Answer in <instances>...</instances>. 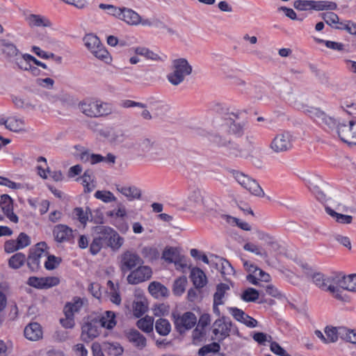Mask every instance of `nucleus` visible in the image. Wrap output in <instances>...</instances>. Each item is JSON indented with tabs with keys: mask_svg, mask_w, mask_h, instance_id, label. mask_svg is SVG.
Returning a JSON list of instances; mask_svg holds the SVG:
<instances>
[{
	"mask_svg": "<svg viewBox=\"0 0 356 356\" xmlns=\"http://www.w3.org/2000/svg\"><path fill=\"white\" fill-rule=\"evenodd\" d=\"M79 106L83 114L91 118L106 115L112 111L110 104L88 99L81 102Z\"/></svg>",
	"mask_w": 356,
	"mask_h": 356,
	"instance_id": "423d86ee",
	"label": "nucleus"
},
{
	"mask_svg": "<svg viewBox=\"0 0 356 356\" xmlns=\"http://www.w3.org/2000/svg\"><path fill=\"white\" fill-rule=\"evenodd\" d=\"M108 239L109 241L106 246L109 247L114 251L119 250L124 243V238L121 237L113 229L112 230L111 236H109Z\"/></svg>",
	"mask_w": 356,
	"mask_h": 356,
	"instance_id": "c9c22d12",
	"label": "nucleus"
},
{
	"mask_svg": "<svg viewBox=\"0 0 356 356\" xmlns=\"http://www.w3.org/2000/svg\"><path fill=\"white\" fill-rule=\"evenodd\" d=\"M135 149L141 152L144 156L156 154L158 145L156 141L152 138H143L138 140L135 144Z\"/></svg>",
	"mask_w": 356,
	"mask_h": 356,
	"instance_id": "dca6fc26",
	"label": "nucleus"
},
{
	"mask_svg": "<svg viewBox=\"0 0 356 356\" xmlns=\"http://www.w3.org/2000/svg\"><path fill=\"white\" fill-rule=\"evenodd\" d=\"M79 159L83 163H89L91 165H95L98 163V161L101 159V157L100 154L84 151L80 154Z\"/></svg>",
	"mask_w": 356,
	"mask_h": 356,
	"instance_id": "de8ad7c7",
	"label": "nucleus"
},
{
	"mask_svg": "<svg viewBox=\"0 0 356 356\" xmlns=\"http://www.w3.org/2000/svg\"><path fill=\"white\" fill-rule=\"evenodd\" d=\"M229 286L227 284L220 283L217 285L216 291L213 295V301L216 304H223L222 298Z\"/></svg>",
	"mask_w": 356,
	"mask_h": 356,
	"instance_id": "a18cd8bd",
	"label": "nucleus"
},
{
	"mask_svg": "<svg viewBox=\"0 0 356 356\" xmlns=\"http://www.w3.org/2000/svg\"><path fill=\"white\" fill-rule=\"evenodd\" d=\"M190 277L196 289H202L207 283L205 273L199 268H193L191 271Z\"/></svg>",
	"mask_w": 356,
	"mask_h": 356,
	"instance_id": "b1692460",
	"label": "nucleus"
},
{
	"mask_svg": "<svg viewBox=\"0 0 356 356\" xmlns=\"http://www.w3.org/2000/svg\"><path fill=\"white\" fill-rule=\"evenodd\" d=\"M188 206L196 207L203 204V195L202 191L195 188L188 195Z\"/></svg>",
	"mask_w": 356,
	"mask_h": 356,
	"instance_id": "a19ab883",
	"label": "nucleus"
},
{
	"mask_svg": "<svg viewBox=\"0 0 356 356\" xmlns=\"http://www.w3.org/2000/svg\"><path fill=\"white\" fill-rule=\"evenodd\" d=\"M17 244L19 249L29 246L31 243L30 237L25 233L22 232L19 234L17 240Z\"/></svg>",
	"mask_w": 356,
	"mask_h": 356,
	"instance_id": "e2e57ef3",
	"label": "nucleus"
},
{
	"mask_svg": "<svg viewBox=\"0 0 356 356\" xmlns=\"http://www.w3.org/2000/svg\"><path fill=\"white\" fill-rule=\"evenodd\" d=\"M6 128L14 132L25 131V122L22 118L11 116L6 119Z\"/></svg>",
	"mask_w": 356,
	"mask_h": 356,
	"instance_id": "a878e982",
	"label": "nucleus"
},
{
	"mask_svg": "<svg viewBox=\"0 0 356 356\" xmlns=\"http://www.w3.org/2000/svg\"><path fill=\"white\" fill-rule=\"evenodd\" d=\"M44 251L42 249L37 248L33 251L30 250L29 255L26 259L27 266L33 272L37 271L40 268V259Z\"/></svg>",
	"mask_w": 356,
	"mask_h": 356,
	"instance_id": "5701e85b",
	"label": "nucleus"
},
{
	"mask_svg": "<svg viewBox=\"0 0 356 356\" xmlns=\"http://www.w3.org/2000/svg\"><path fill=\"white\" fill-rule=\"evenodd\" d=\"M137 327L146 333L153 331L154 318L152 316H146L137 321Z\"/></svg>",
	"mask_w": 356,
	"mask_h": 356,
	"instance_id": "4c0bfd02",
	"label": "nucleus"
},
{
	"mask_svg": "<svg viewBox=\"0 0 356 356\" xmlns=\"http://www.w3.org/2000/svg\"><path fill=\"white\" fill-rule=\"evenodd\" d=\"M346 277L341 273H334L330 275H325L321 273H316L312 277L314 283L323 291H328L335 298L339 300H345L342 296L343 290H346Z\"/></svg>",
	"mask_w": 356,
	"mask_h": 356,
	"instance_id": "f257e3e1",
	"label": "nucleus"
},
{
	"mask_svg": "<svg viewBox=\"0 0 356 356\" xmlns=\"http://www.w3.org/2000/svg\"><path fill=\"white\" fill-rule=\"evenodd\" d=\"M227 145H229L227 151L230 156L242 157L245 155V152L239 144L233 143L230 141V143H227Z\"/></svg>",
	"mask_w": 356,
	"mask_h": 356,
	"instance_id": "3c124183",
	"label": "nucleus"
},
{
	"mask_svg": "<svg viewBox=\"0 0 356 356\" xmlns=\"http://www.w3.org/2000/svg\"><path fill=\"white\" fill-rule=\"evenodd\" d=\"M24 336L31 341H37L42 337L41 327L38 323H29L24 329Z\"/></svg>",
	"mask_w": 356,
	"mask_h": 356,
	"instance_id": "393cba45",
	"label": "nucleus"
},
{
	"mask_svg": "<svg viewBox=\"0 0 356 356\" xmlns=\"http://www.w3.org/2000/svg\"><path fill=\"white\" fill-rule=\"evenodd\" d=\"M220 345L216 342H213L210 344L202 346L198 350V355L200 356H204L208 353H213V354L219 353Z\"/></svg>",
	"mask_w": 356,
	"mask_h": 356,
	"instance_id": "603ef678",
	"label": "nucleus"
},
{
	"mask_svg": "<svg viewBox=\"0 0 356 356\" xmlns=\"http://www.w3.org/2000/svg\"><path fill=\"white\" fill-rule=\"evenodd\" d=\"M120 19L131 26H137L141 22V17L132 9L122 8Z\"/></svg>",
	"mask_w": 356,
	"mask_h": 356,
	"instance_id": "4be33fe9",
	"label": "nucleus"
},
{
	"mask_svg": "<svg viewBox=\"0 0 356 356\" xmlns=\"http://www.w3.org/2000/svg\"><path fill=\"white\" fill-rule=\"evenodd\" d=\"M293 147V136L287 131L277 134L273 139L270 147L276 153L287 152Z\"/></svg>",
	"mask_w": 356,
	"mask_h": 356,
	"instance_id": "9b49d317",
	"label": "nucleus"
},
{
	"mask_svg": "<svg viewBox=\"0 0 356 356\" xmlns=\"http://www.w3.org/2000/svg\"><path fill=\"white\" fill-rule=\"evenodd\" d=\"M191 73L192 66L188 60L185 58H178L172 61L171 72L168 74L167 78L172 85L178 86Z\"/></svg>",
	"mask_w": 356,
	"mask_h": 356,
	"instance_id": "20e7f679",
	"label": "nucleus"
},
{
	"mask_svg": "<svg viewBox=\"0 0 356 356\" xmlns=\"http://www.w3.org/2000/svg\"><path fill=\"white\" fill-rule=\"evenodd\" d=\"M298 109L302 111L305 113L307 114L310 118L315 120L321 121L324 123L326 126L333 125L334 120L332 116H329L325 113L321 111L320 108L309 106L305 104H298Z\"/></svg>",
	"mask_w": 356,
	"mask_h": 356,
	"instance_id": "ddd939ff",
	"label": "nucleus"
},
{
	"mask_svg": "<svg viewBox=\"0 0 356 356\" xmlns=\"http://www.w3.org/2000/svg\"><path fill=\"white\" fill-rule=\"evenodd\" d=\"M332 120L334 124L327 127L332 131H334L341 141L351 145L355 120L350 118L346 119L342 116L332 117Z\"/></svg>",
	"mask_w": 356,
	"mask_h": 356,
	"instance_id": "7ed1b4c3",
	"label": "nucleus"
},
{
	"mask_svg": "<svg viewBox=\"0 0 356 356\" xmlns=\"http://www.w3.org/2000/svg\"><path fill=\"white\" fill-rule=\"evenodd\" d=\"M259 296V291L253 288H248L241 294V299L245 302H255Z\"/></svg>",
	"mask_w": 356,
	"mask_h": 356,
	"instance_id": "864d4df0",
	"label": "nucleus"
},
{
	"mask_svg": "<svg viewBox=\"0 0 356 356\" xmlns=\"http://www.w3.org/2000/svg\"><path fill=\"white\" fill-rule=\"evenodd\" d=\"M142 254L144 257L152 260L158 257L159 252L156 248L145 247L142 250Z\"/></svg>",
	"mask_w": 356,
	"mask_h": 356,
	"instance_id": "0e129e2a",
	"label": "nucleus"
},
{
	"mask_svg": "<svg viewBox=\"0 0 356 356\" xmlns=\"http://www.w3.org/2000/svg\"><path fill=\"white\" fill-rule=\"evenodd\" d=\"M61 258L55 257L54 255H49L44 263V267L47 270L55 269L61 262Z\"/></svg>",
	"mask_w": 356,
	"mask_h": 356,
	"instance_id": "4d7b16f0",
	"label": "nucleus"
},
{
	"mask_svg": "<svg viewBox=\"0 0 356 356\" xmlns=\"http://www.w3.org/2000/svg\"><path fill=\"white\" fill-rule=\"evenodd\" d=\"M155 329L160 335L167 336L170 332L171 325L167 319L161 318L156 321Z\"/></svg>",
	"mask_w": 356,
	"mask_h": 356,
	"instance_id": "e433bc0d",
	"label": "nucleus"
},
{
	"mask_svg": "<svg viewBox=\"0 0 356 356\" xmlns=\"http://www.w3.org/2000/svg\"><path fill=\"white\" fill-rule=\"evenodd\" d=\"M181 254L177 248L170 247L164 249L162 254V259L170 264L175 261Z\"/></svg>",
	"mask_w": 356,
	"mask_h": 356,
	"instance_id": "37998d69",
	"label": "nucleus"
},
{
	"mask_svg": "<svg viewBox=\"0 0 356 356\" xmlns=\"http://www.w3.org/2000/svg\"><path fill=\"white\" fill-rule=\"evenodd\" d=\"M88 213H90V209L86 208L83 210L81 207H76L72 211L73 218L78 220L81 225L85 226L88 220Z\"/></svg>",
	"mask_w": 356,
	"mask_h": 356,
	"instance_id": "58836bf2",
	"label": "nucleus"
},
{
	"mask_svg": "<svg viewBox=\"0 0 356 356\" xmlns=\"http://www.w3.org/2000/svg\"><path fill=\"white\" fill-rule=\"evenodd\" d=\"M82 184L84 186L85 193H90L95 188V185L92 184L93 177L91 170H86L81 177Z\"/></svg>",
	"mask_w": 356,
	"mask_h": 356,
	"instance_id": "79ce46f5",
	"label": "nucleus"
},
{
	"mask_svg": "<svg viewBox=\"0 0 356 356\" xmlns=\"http://www.w3.org/2000/svg\"><path fill=\"white\" fill-rule=\"evenodd\" d=\"M232 175L236 181L252 195L257 197L264 196L263 189L255 179L237 170H233Z\"/></svg>",
	"mask_w": 356,
	"mask_h": 356,
	"instance_id": "1a4fd4ad",
	"label": "nucleus"
},
{
	"mask_svg": "<svg viewBox=\"0 0 356 356\" xmlns=\"http://www.w3.org/2000/svg\"><path fill=\"white\" fill-rule=\"evenodd\" d=\"M213 327V333L218 341H222L229 337L232 332L238 335V329L233 327L232 323L225 317L217 319L214 322Z\"/></svg>",
	"mask_w": 356,
	"mask_h": 356,
	"instance_id": "9d476101",
	"label": "nucleus"
},
{
	"mask_svg": "<svg viewBox=\"0 0 356 356\" xmlns=\"http://www.w3.org/2000/svg\"><path fill=\"white\" fill-rule=\"evenodd\" d=\"M26 21L31 28L35 26L48 27L51 26V22L48 19L39 15H29L26 17Z\"/></svg>",
	"mask_w": 356,
	"mask_h": 356,
	"instance_id": "c756f323",
	"label": "nucleus"
},
{
	"mask_svg": "<svg viewBox=\"0 0 356 356\" xmlns=\"http://www.w3.org/2000/svg\"><path fill=\"white\" fill-rule=\"evenodd\" d=\"M325 210L327 213L332 217L338 223L348 225L353 221V218L352 216L337 213L330 207H326Z\"/></svg>",
	"mask_w": 356,
	"mask_h": 356,
	"instance_id": "f704fd0d",
	"label": "nucleus"
},
{
	"mask_svg": "<svg viewBox=\"0 0 356 356\" xmlns=\"http://www.w3.org/2000/svg\"><path fill=\"white\" fill-rule=\"evenodd\" d=\"M117 190L129 201L138 200L141 197V191L135 186H118Z\"/></svg>",
	"mask_w": 356,
	"mask_h": 356,
	"instance_id": "bb28decb",
	"label": "nucleus"
},
{
	"mask_svg": "<svg viewBox=\"0 0 356 356\" xmlns=\"http://www.w3.org/2000/svg\"><path fill=\"white\" fill-rule=\"evenodd\" d=\"M87 300L84 298L75 296L71 302L65 304L63 308V312L68 314V316H74L75 314L80 312L81 308Z\"/></svg>",
	"mask_w": 356,
	"mask_h": 356,
	"instance_id": "aec40b11",
	"label": "nucleus"
},
{
	"mask_svg": "<svg viewBox=\"0 0 356 356\" xmlns=\"http://www.w3.org/2000/svg\"><path fill=\"white\" fill-rule=\"evenodd\" d=\"M339 337L352 343H356V332L345 327H339Z\"/></svg>",
	"mask_w": 356,
	"mask_h": 356,
	"instance_id": "c03bdc74",
	"label": "nucleus"
},
{
	"mask_svg": "<svg viewBox=\"0 0 356 356\" xmlns=\"http://www.w3.org/2000/svg\"><path fill=\"white\" fill-rule=\"evenodd\" d=\"M54 238L58 243L70 242L73 238V230L64 224H58L52 229Z\"/></svg>",
	"mask_w": 356,
	"mask_h": 356,
	"instance_id": "2eb2a0df",
	"label": "nucleus"
},
{
	"mask_svg": "<svg viewBox=\"0 0 356 356\" xmlns=\"http://www.w3.org/2000/svg\"><path fill=\"white\" fill-rule=\"evenodd\" d=\"M20 53L19 50L13 43L7 40H6L3 54H5L9 58H14L15 59Z\"/></svg>",
	"mask_w": 356,
	"mask_h": 356,
	"instance_id": "8fccbe9b",
	"label": "nucleus"
},
{
	"mask_svg": "<svg viewBox=\"0 0 356 356\" xmlns=\"http://www.w3.org/2000/svg\"><path fill=\"white\" fill-rule=\"evenodd\" d=\"M134 51L138 55L143 56L147 58H149V59H152V60H155L158 57L157 54H154L153 51H150L149 49H148L145 47H136L134 49Z\"/></svg>",
	"mask_w": 356,
	"mask_h": 356,
	"instance_id": "13d9d810",
	"label": "nucleus"
},
{
	"mask_svg": "<svg viewBox=\"0 0 356 356\" xmlns=\"http://www.w3.org/2000/svg\"><path fill=\"white\" fill-rule=\"evenodd\" d=\"M95 197L97 199L102 200L104 202H111L115 201L116 198L113 194L110 191H97L95 194Z\"/></svg>",
	"mask_w": 356,
	"mask_h": 356,
	"instance_id": "6e6d98bb",
	"label": "nucleus"
},
{
	"mask_svg": "<svg viewBox=\"0 0 356 356\" xmlns=\"http://www.w3.org/2000/svg\"><path fill=\"white\" fill-rule=\"evenodd\" d=\"M15 105L20 108H34V105L28 99L15 97L13 99Z\"/></svg>",
	"mask_w": 356,
	"mask_h": 356,
	"instance_id": "bf43d9fd",
	"label": "nucleus"
},
{
	"mask_svg": "<svg viewBox=\"0 0 356 356\" xmlns=\"http://www.w3.org/2000/svg\"><path fill=\"white\" fill-rule=\"evenodd\" d=\"M143 263V259L133 250H126L119 256L118 265L124 275Z\"/></svg>",
	"mask_w": 356,
	"mask_h": 356,
	"instance_id": "0eeeda50",
	"label": "nucleus"
},
{
	"mask_svg": "<svg viewBox=\"0 0 356 356\" xmlns=\"http://www.w3.org/2000/svg\"><path fill=\"white\" fill-rule=\"evenodd\" d=\"M152 275V268L148 266L138 265L133 269L127 277V282L130 284H138L149 280Z\"/></svg>",
	"mask_w": 356,
	"mask_h": 356,
	"instance_id": "f8f14e48",
	"label": "nucleus"
},
{
	"mask_svg": "<svg viewBox=\"0 0 356 356\" xmlns=\"http://www.w3.org/2000/svg\"><path fill=\"white\" fill-rule=\"evenodd\" d=\"M26 260V256L24 254L18 252L13 254L8 259V266L10 268L13 269H18L21 268L25 264Z\"/></svg>",
	"mask_w": 356,
	"mask_h": 356,
	"instance_id": "ea45409f",
	"label": "nucleus"
},
{
	"mask_svg": "<svg viewBox=\"0 0 356 356\" xmlns=\"http://www.w3.org/2000/svg\"><path fill=\"white\" fill-rule=\"evenodd\" d=\"M102 243L96 236L93 238L92 243L90 245V252L92 255L98 254L102 248L103 247Z\"/></svg>",
	"mask_w": 356,
	"mask_h": 356,
	"instance_id": "69168bd1",
	"label": "nucleus"
},
{
	"mask_svg": "<svg viewBox=\"0 0 356 356\" xmlns=\"http://www.w3.org/2000/svg\"><path fill=\"white\" fill-rule=\"evenodd\" d=\"M293 6L299 10H312V0H296L293 3Z\"/></svg>",
	"mask_w": 356,
	"mask_h": 356,
	"instance_id": "680f3d73",
	"label": "nucleus"
},
{
	"mask_svg": "<svg viewBox=\"0 0 356 356\" xmlns=\"http://www.w3.org/2000/svg\"><path fill=\"white\" fill-rule=\"evenodd\" d=\"M113 229L107 226H97L95 227V233L97 238L102 243L103 245H107L109 241V236H111Z\"/></svg>",
	"mask_w": 356,
	"mask_h": 356,
	"instance_id": "473e14b6",
	"label": "nucleus"
},
{
	"mask_svg": "<svg viewBox=\"0 0 356 356\" xmlns=\"http://www.w3.org/2000/svg\"><path fill=\"white\" fill-rule=\"evenodd\" d=\"M216 267L220 271L222 276L225 280H229V277L234 275V269L231 264L222 258H217Z\"/></svg>",
	"mask_w": 356,
	"mask_h": 356,
	"instance_id": "412c9836",
	"label": "nucleus"
},
{
	"mask_svg": "<svg viewBox=\"0 0 356 356\" xmlns=\"http://www.w3.org/2000/svg\"><path fill=\"white\" fill-rule=\"evenodd\" d=\"M215 131L211 136L212 141L219 146H227L230 143L231 135L240 136L243 133V124L236 122L232 118H225L214 124Z\"/></svg>",
	"mask_w": 356,
	"mask_h": 356,
	"instance_id": "f03ea898",
	"label": "nucleus"
},
{
	"mask_svg": "<svg viewBox=\"0 0 356 356\" xmlns=\"http://www.w3.org/2000/svg\"><path fill=\"white\" fill-rule=\"evenodd\" d=\"M101 327L108 330L113 329L116 325L115 314L112 311H106L101 318H98Z\"/></svg>",
	"mask_w": 356,
	"mask_h": 356,
	"instance_id": "7c9ffc66",
	"label": "nucleus"
},
{
	"mask_svg": "<svg viewBox=\"0 0 356 356\" xmlns=\"http://www.w3.org/2000/svg\"><path fill=\"white\" fill-rule=\"evenodd\" d=\"M35 57L29 54L20 53L14 59L15 64L17 66L18 69L24 71L29 70V67L31 65V62H34Z\"/></svg>",
	"mask_w": 356,
	"mask_h": 356,
	"instance_id": "c85d7f7f",
	"label": "nucleus"
},
{
	"mask_svg": "<svg viewBox=\"0 0 356 356\" xmlns=\"http://www.w3.org/2000/svg\"><path fill=\"white\" fill-rule=\"evenodd\" d=\"M83 40L85 46L97 58L106 63L111 61V58L108 51L97 35L92 33L87 34Z\"/></svg>",
	"mask_w": 356,
	"mask_h": 356,
	"instance_id": "39448f33",
	"label": "nucleus"
},
{
	"mask_svg": "<svg viewBox=\"0 0 356 356\" xmlns=\"http://www.w3.org/2000/svg\"><path fill=\"white\" fill-rule=\"evenodd\" d=\"M0 207L4 215L13 222H18V217L13 212V200L6 194L1 195Z\"/></svg>",
	"mask_w": 356,
	"mask_h": 356,
	"instance_id": "f3484780",
	"label": "nucleus"
},
{
	"mask_svg": "<svg viewBox=\"0 0 356 356\" xmlns=\"http://www.w3.org/2000/svg\"><path fill=\"white\" fill-rule=\"evenodd\" d=\"M105 136L111 143L115 144L121 143L126 138V135L124 131L116 128L109 129Z\"/></svg>",
	"mask_w": 356,
	"mask_h": 356,
	"instance_id": "2f4dec72",
	"label": "nucleus"
},
{
	"mask_svg": "<svg viewBox=\"0 0 356 356\" xmlns=\"http://www.w3.org/2000/svg\"><path fill=\"white\" fill-rule=\"evenodd\" d=\"M270 350L279 356H291L275 341H272L270 343Z\"/></svg>",
	"mask_w": 356,
	"mask_h": 356,
	"instance_id": "338daca9",
	"label": "nucleus"
},
{
	"mask_svg": "<svg viewBox=\"0 0 356 356\" xmlns=\"http://www.w3.org/2000/svg\"><path fill=\"white\" fill-rule=\"evenodd\" d=\"M187 278L182 276L177 279L173 284L172 291L175 296H181L186 289Z\"/></svg>",
	"mask_w": 356,
	"mask_h": 356,
	"instance_id": "09e8293b",
	"label": "nucleus"
},
{
	"mask_svg": "<svg viewBox=\"0 0 356 356\" xmlns=\"http://www.w3.org/2000/svg\"><path fill=\"white\" fill-rule=\"evenodd\" d=\"M147 309L146 304L142 300L135 301L133 303L134 315L137 318L143 316L146 312Z\"/></svg>",
	"mask_w": 356,
	"mask_h": 356,
	"instance_id": "5fc2aeb1",
	"label": "nucleus"
},
{
	"mask_svg": "<svg viewBox=\"0 0 356 356\" xmlns=\"http://www.w3.org/2000/svg\"><path fill=\"white\" fill-rule=\"evenodd\" d=\"M324 332L326 335V343L336 342L339 337V327L327 326Z\"/></svg>",
	"mask_w": 356,
	"mask_h": 356,
	"instance_id": "49530a36",
	"label": "nucleus"
},
{
	"mask_svg": "<svg viewBox=\"0 0 356 356\" xmlns=\"http://www.w3.org/2000/svg\"><path fill=\"white\" fill-rule=\"evenodd\" d=\"M148 291L156 298H165L169 295V291L164 285L159 282H152L149 284Z\"/></svg>",
	"mask_w": 356,
	"mask_h": 356,
	"instance_id": "cd10ccee",
	"label": "nucleus"
},
{
	"mask_svg": "<svg viewBox=\"0 0 356 356\" xmlns=\"http://www.w3.org/2000/svg\"><path fill=\"white\" fill-rule=\"evenodd\" d=\"M321 17L324 19L325 23L330 26L337 24L339 21L338 15L332 12L322 13Z\"/></svg>",
	"mask_w": 356,
	"mask_h": 356,
	"instance_id": "052dcab7",
	"label": "nucleus"
},
{
	"mask_svg": "<svg viewBox=\"0 0 356 356\" xmlns=\"http://www.w3.org/2000/svg\"><path fill=\"white\" fill-rule=\"evenodd\" d=\"M337 8V3L328 1H312V10H334Z\"/></svg>",
	"mask_w": 356,
	"mask_h": 356,
	"instance_id": "72a5a7b5",
	"label": "nucleus"
},
{
	"mask_svg": "<svg viewBox=\"0 0 356 356\" xmlns=\"http://www.w3.org/2000/svg\"><path fill=\"white\" fill-rule=\"evenodd\" d=\"M174 323L179 332L193 328L197 323L196 316L191 312H187L182 315L172 314Z\"/></svg>",
	"mask_w": 356,
	"mask_h": 356,
	"instance_id": "4468645a",
	"label": "nucleus"
},
{
	"mask_svg": "<svg viewBox=\"0 0 356 356\" xmlns=\"http://www.w3.org/2000/svg\"><path fill=\"white\" fill-rule=\"evenodd\" d=\"M128 341L137 349L143 350L147 346L146 338L136 330H131L126 333Z\"/></svg>",
	"mask_w": 356,
	"mask_h": 356,
	"instance_id": "6ab92c4d",
	"label": "nucleus"
},
{
	"mask_svg": "<svg viewBox=\"0 0 356 356\" xmlns=\"http://www.w3.org/2000/svg\"><path fill=\"white\" fill-rule=\"evenodd\" d=\"M230 314L238 321L243 323L249 327H255L257 325V321L246 314L243 310L236 307L229 309Z\"/></svg>",
	"mask_w": 356,
	"mask_h": 356,
	"instance_id": "a211bd4d",
	"label": "nucleus"
},
{
	"mask_svg": "<svg viewBox=\"0 0 356 356\" xmlns=\"http://www.w3.org/2000/svg\"><path fill=\"white\" fill-rule=\"evenodd\" d=\"M98 318L87 316L83 318L81 326V340L89 343L97 337L100 334Z\"/></svg>",
	"mask_w": 356,
	"mask_h": 356,
	"instance_id": "6e6552de",
	"label": "nucleus"
},
{
	"mask_svg": "<svg viewBox=\"0 0 356 356\" xmlns=\"http://www.w3.org/2000/svg\"><path fill=\"white\" fill-rule=\"evenodd\" d=\"M346 290L356 292V274H350L346 277Z\"/></svg>",
	"mask_w": 356,
	"mask_h": 356,
	"instance_id": "774afa93",
	"label": "nucleus"
}]
</instances>
